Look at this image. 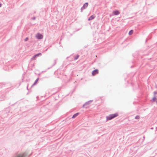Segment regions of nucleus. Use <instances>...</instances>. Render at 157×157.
Wrapping results in <instances>:
<instances>
[{
	"mask_svg": "<svg viewBox=\"0 0 157 157\" xmlns=\"http://www.w3.org/2000/svg\"><path fill=\"white\" fill-rule=\"evenodd\" d=\"M27 153L26 152L17 154L14 157H27Z\"/></svg>",
	"mask_w": 157,
	"mask_h": 157,
	"instance_id": "f257e3e1",
	"label": "nucleus"
},
{
	"mask_svg": "<svg viewBox=\"0 0 157 157\" xmlns=\"http://www.w3.org/2000/svg\"><path fill=\"white\" fill-rule=\"evenodd\" d=\"M118 115V114L117 113H115L113 114H110L108 116H107L106 117V120L109 121L110 120L112 119L117 117Z\"/></svg>",
	"mask_w": 157,
	"mask_h": 157,
	"instance_id": "f03ea898",
	"label": "nucleus"
},
{
	"mask_svg": "<svg viewBox=\"0 0 157 157\" xmlns=\"http://www.w3.org/2000/svg\"><path fill=\"white\" fill-rule=\"evenodd\" d=\"M36 38L39 40H40L43 38V36L40 33H37L36 35Z\"/></svg>",
	"mask_w": 157,
	"mask_h": 157,
	"instance_id": "7ed1b4c3",
	"label": "nucleus"
},
{
	"mask_svg": "<svg viewBox=\"0 0 157 157\" xmlns=\"http://www.w3.org/2000/svg\"><path fill=\"white\" fill-rule=\"evenodd\" d=\"M88 3L87 2L85 3L84 5L83 6H82L81 9V11L82 12L83 10L86 8L88 6Z\"/></svg>",
	"mask_w": 157,
	"mask_h": 157,
	"instance_id": "20e7f679",
	"label": "nucleus"
},
{
	"mask_svg": "<svg viewBox=\"0 0 157 157\" xmlns=\"http://www.w3.org/2000/svg\"><path fill=\"white\" fill-rule=\"evenodd\" d=\"M98 69H96L94 70L92 72V75H94L98 73Z\"/></svg>",
	"mask_w": 157,
	"mask_h": 157,
	"instance_id": "39448f33",
	"label": "nucleus"
},
{
	"mask_svg": "<svg viewBox=\"0 0 157 157\" xmlns=\"http://www.w3.org/2000/svg\"><path fill=\"white\" fill-rule=\"evenodd\" d=\"M92 101H90L87 102H86L83 105V107H85V106L89 105L91 102Z\"/></svg>",
	"mask_w": 157,
	"mask_h": 157,
	"instance_id": "423d86ee",
	"label": "nucleus"
},
{
	"mask_svg": "<svg viewBox=\"0 0 157 157\" xmlns=\"http://www.w3.org/2000/svg\"><path fill=\"white\" fill-rule=\"evenodd\" d=\"M113 13L114 15H118L120 14L118 10L114 11Z\"/></svg>",
	"mask_w": 157,
	"mask_h": 157,
	"instance_id": "0eeeda50",
	"label": "nucleus"
},
{
	"mask_svg": "<svg viewBox=\"0 0 157 157\" xmlns=\"http://www.w3.org/2000/svg\"><path fill=\"white\" fill-rule=\"evenodd\" d=\"M95 17V15H93L90 17L88 19L89 21L93 19H94Z\"/></svg>",
	"mask_w": 157,
	"mask_h": 157,
	"instance_id": "6e6552de",
	"label": "nucleus"
},
{
	"mask_svg": "<svg viewBox=\"0 0 157 157\" xmlns=\"http://www.w3.org/2000/svg\"><path fill=\"white\" fill-rule=\"evenodd\" d=\"M152 100L153 101H155L157 103V98H156L155 97L153 98Z\"/></svg>",
	"mask_w": 157,
	"mask_h": 157,
	"instance_id": "1a4fd4ad",
	"label": "nucleus"
},
{
	"mask_svg": "<svg viewBox=\"0 0 157 157\" xmlns=\"http://www.w3.org/2000/svg\"><path fill=\"white\" fill-rule=\"evenodd\" d=\"M78 114V113H76L72 117V118H74L77 117Z\"/></svg>",
	"mask_w": 157,
	"mask_h": 157,
	"instance_id": "9d476101",
	"label": "nucleus"
},
{
	"mask_svg": "<svg viewBox=\"0 0 157 157\" xmlns=\"http://www.w3.org/2000/svg\"><path fill=\"white\" fill-rule=\"evenodd\" d=\"M41 55V53H39L38 54H37L35 55V56H36V57H38L39 56H40Z\"/></svg>",
	"mask_w": 157,
	"mask_h": 157,
	"instance_id": "9b49d317",
	"label": "nucleus"
},
{
	"mask_svg": "<svg viewBox=\"0 0 157 157\" xmlns=\"http://www.w3.org/2000/svg\"><path fill=\"white\" fill-rule=\"evenodd\" d=\"M133 32V31L132 30H131L128 33V34L129 35H131L132 34Z\"/></svg>",
	"mask_w": 157,
	"mask_h": 157,
	"instance_id": "f8f14e48",
	"label": "nucleus"
},
{
	"mask_svg": "<svg viewBox=\"0 0 157 157\" xmlns=\"http://www.w3.org/2000/svg\"><path fill=\"white\" fill-rule=\"evenodd\" d=\"M38 78H37L36 80L35 81L34 84H33V85H35V84H36V83L38 81Z\"/></svg>",
	"mask_w": 157,
	"mask_h": 157,
	"instance_id": "ddd939ff",
	"label": "nucleus"
},
{
	"mask_svg": "<svg viewBox=\"0 0 157 157\" xmlns=\"http://www.w3.org/2000/svg\"><path fill=\"white\" fill-rule=\"evenodd\" d=\"M140 118V117L139 116H137L135 117V119H139Z\"/></svg>",
	"mask_w": 157,
	"mask_h": 157,
	"instance_id": "4468645a",
	"label": "nucleus"
},
{
	"mask_svg": "<svg viewBox=\"0 0 157 157\" xmlns=\"http://www.w3.org/2000/svg\"><path fill=\"white\" fill-rule=\"evenodd\" d=\"M36 56H34L31 59V60H34L36 59Z\"/></svg>",
	"mask_w": 157,
	"mask_h": 157,
	"instance_id": "2eb2a0df",
	"label": "nucleus"
},
{
	"mask_svg": "<svg viewBox=\"0 0 157 157\" xmlns=\"http://www.w3.org/2000/svg\"><path fill=\"white\" fill-rule=\"evenodd\" d=\"M78 57H79L78 55H77L76 57L75 58V60L77 59L78 58Z\"/></svg>",
	"mask_w": 157,
	"mask_h": 157,
	"instance_id": "dca6fc26",
	"label": "nucleus"
},
{
	"mask_svg": "<svg viewBox=\"0 0 157 157\" xmlns=\"http://www.w3.org/2000/svg\"><path fill=\"white\" fill-rule=\"evenodd\" d=\"M28 40V37H26L25 40V41H27Z\"/></svg>",
	"mask_w": 157,
	"mask_h": 157,
	"instance_id": "f3484780",
	"label": "nucleus"
},
{
	"mask_svg": "<svg viewBox=\"0 0 157 157\" xmlns=\"http://www.w3.org/2000/svg\"><path fill=\"white\" fill-rule=\"evenodd\" d=\"M154 93L155 94H157V92L155 91L154 92Z\"/></svg>",
	"mask_w": 157,
	"mask_h": 157,
	"instance_id": "a211bd4d",
	"label": "nucleus"
},
{
	"mask_svg": "<svg viewBox=\"0 0 157 157\" xmlns=\"http://www.w3.org/2000/svg\"><path fill=\"white\" fill-rule=\"evenodd\" d=\"M32 19L33 20H34L35 19V17H33L32 18Z\"/></svg>",
	"mask_w": 157,
	"mask_h": 157,
	"instance_id": "6ab92c4d",
	"label": "nucleus"
},
{
	"mask_svg": "<svg viewBox=\"0 0 157 157\" xmlns=\"http://www.w3.org/2000/svg\"><path fill=\"white\" fill-rule=\"evenodd\" d=\"M2 5L1 4H0V7H1Z\"/></svg>",
	"mask_w": 157,
	"mask_h": 157,
	"instance_id": "aec40b11",
	"label": "nucleus"
}]
</instances>
